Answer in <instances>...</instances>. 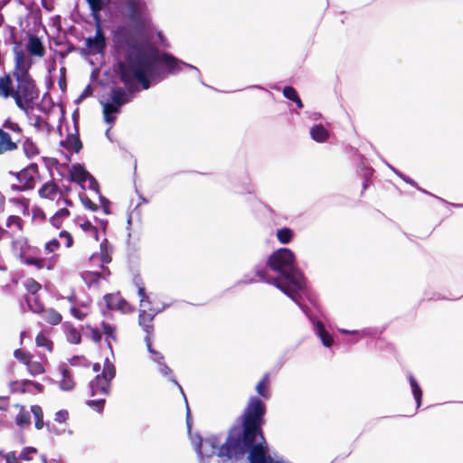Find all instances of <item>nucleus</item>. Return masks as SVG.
I'll use <instances>...</instances> for the list:
<instances>
[{
	"label": "nucleus",
	"mask_w": 463,
	"mask_h": 463,
	"mask_svg": "<svg viewBox=\"0 0 463 463\" xmlns=\"http://www.w3.org/2000/svg\"><path fill=\"white\" fill-rule=\"evenodd\" d=\"M266 414V405L258 397H251L240 419L241 420V434L233 438L229 436L221 447L220 456L229 458L243 455L249 450L250 463H276L268 453V447L255 443L260 436L264 439L262 425Z\"/></svg>",
	"instance_id": "1"
},
{
	"label": "nucleus",
	"mask_w": 463,
	"mask_h": 463,
	"mask_svg": "<svg viewBox=\"0 0 463 463\" xmlns=\"http://www.w3.org/2000/svg\"><path fill=\"white\" fill-rule=\"evenodd\" d=\"M159 63H164L170 74L180 71L184 64L170 53H160L148 41L133 52L127 53L118 63L119 80L129 91H140L138 84L143 90H148L151 86L149 78L155 75Z\"/></svg>",
	"instance_id": "2"
},
{
	"label": "nucleus",
	"mask_w": 463,
	"mask_h": 463,
	"mask_svg": "<svg viewBox=\"0 0 463 463\" xmlns=\"http://www.w3.org/2000/svg\"><path fill=\"white\" fill-rule=\"evenodd\" d=\"M32 59L23 50L14 52V69L0 76V98L13 99L16 107L28 114L34 108L40 90L30 73Z\"/></svg>",
	"instance_id": "3"
},
{
	"label": "nucleus",
	"mask_w": 463,
	"mask_h": 463,
	"mask_svg": "<svg viewBox=\"0 0 463 463\" xmlns=\"http://www.w3.org/2000/svg\"><path fill=\"white\" fill-rule=\"evenodd\" d=\"M120 14L129 24H118L112 32L115 47L123 53L133 52L147 43L146 33L151 27V18L145 0H123Z\"/></svg>",
	"instance_id": "4"
},
{
	"label": "nucleus",
	"mask_w": 463,
	"mask_h": 463,
	"mask_svg": "<svg viewBox=\"0 0 463 463\" xmlns=\"http://www.w3.org/2000/svg\"><path fill=\"white\" fill-rule=\"evenodd\" d=\"M267 265L274 271L280 273L274 278L272 285L281 290L293 300L297 301L299 293L306 288L303 274L295 269V255L288 248L275 250L268 259Z\"/></svg>",
	"instance_id": "5"
},
{
	"label": "nucleus",
	"mask_w": 463,
	"mask_h": 463,
	"mask_svg": "<svg viewBox=\"0 0 463 463\" xmlns=\"http://www.w3.org/2000/svg\"><path fill=\"white\" fill-rule=\"evenodd\" d=\"M110 0H87V3L91 11V15L96 22V32L93 37H88L85 40V44L89 50L88 54H104L107 48V40L105 33L100 25V12L106 5H109Z\"/></svg>",
	"instance_id": "6"
},
{
	"label": "nucleus",
	"mask_w": 463,
	"mask_h": 463,
	"mask_svg": "<svg viewBox=\"0 0 463 463\" xmlns=\"http://www.w3.org/2000/svg\"><path fill=\"white\" fill-rule=\"evenodd\" d=\"M23 137L22 127L10 118L5 119L0 126V156L16 151Z\"/></svg>",
	"instance_id": "7"
},
{
	"label": "nucleus",
	"mask_w": 463,
	"mask_h": 463,
	"mask_svg": "<svg viewBox=\"0 0 463 463\" xmlns=\"http://www.w3.org/2000/svg\"><path fill=\"white\" fill-rule=\"evenodd\" d=\"M57 260L58 255L43 256L42 250L31 244L23 264L34 267L38 270H52Z\"/></svg>",
	"instance_id": "8"
},
{
	"label": "nucleus",
	"mask_w": 463,
	"mask_h": 463,
	"mask_svg": "<svg viewBox=\"0 0 463 463\" xmlns=\"http://www.w3.org/2000/svg\"><path fill=\"white\" fill-rule=\"evenodd\" d=\"M19 184H12L11 189L16 192H24L33 189V176H36V163H32L21 171L14 174Z\"/></svg>",
	"instance_id": "9"
},
{
	"label": "nucleus",
	"mask_w": 463,
	"mask_h": 463,
	"mask_svg": "<svg viewBox=\"0 0 463 463\" xmlns=\"http://www.w3.org/2000/svg\"><path fill=\"white\" fill-rule=\"evenodd\" d=\"M104 301L109 309H116L122 313H131L135 310L134 307L119 295L107 294L104 296Z\"/></svg>",
	"instance_id": "10"
},
{
	"label": "nucleus",
	"mask_w": 463,
	"mask_h": 463,
	"mask_svg": "<svg viewBox=\"0 0 463 463\" xmlns=\"http://www.w3.org/2000/svg\"><path fill=\"white\" fill-rule=\"evenodd\" d=\"M156 315V311L153 308L146 310L145 307H140L138 315V325L146 333V336H149V340L152 338L154 333V318Z\"/></svg>",
	"instance_id": "11"
},
{
	"label": "nucleus",
	"mask_w": 463,
	"mask_h": 463,
	"mask_svg": "<svg viewBox=\"0 0 463 463\" xmlns=\"http://www.w3.org/2000/svg\"><path fill=\"white\" fill-rule=\"evenodd\" d=\"M126 89L121 87H116L111 89L110 91V99L111 102L116 106L121 109V107L125 104L129 103L132 100V94L137 93V91H129L128 89L125 86Z\"/></svg>",
	"instance_id": "12"
},
{
	"label": "nucleus",
	"mask_w": 463,
	"mask_h": 463,
	"mask_svg": "<svg viewBox=\"0 0 463 463\" xmlns=\"http://www.w3.org/2000/svg\"><path fill=\"white\" fill-rule=\"evenodd\" d=\"M25 49L31 57L43 58L46 53L45 47L42 40L34 34L28 35Z\"/></svg>",
	"instance_id": "13"
},
{
	"label": "nucleus",
	"mask_w": 463,
	"mask_h": 463,
	"mask_svg": "<svg viewBox=\"0 0 463 463\" xmlns=\"http://www.w3.org/2000/svg\"><path fill=\"white\" fill-rule=\"evenodd\" d=\"M38 194L43 199L53 201L58 194L60 195V198H61L63 196V191L58 186L53 179H51L41 186L38 190Z\"/></svg>",
	"instance_id": "14"
},
{
	"label": "nucleus",
	"mask_w": 463,
	"mask_h": 463,
	"mask_svg": "<svg viewBox=\"0 0 463 463\" xmlns=\"http://www.w3.org/2000/svg\"><path fill=\"white\" fill-rule=\"evenodd\" d=\"M91 395L102 394L108 395L110 388V382L105 379V376L97 375L90 383Z\"/></svg>",
	"instance_id": "15"
},
{
	"label": "nucleus",
	"mask_w": 463,
	"mask_h": 463,
	"mask_svg": "<svg viewBox=\"0 0 463 463\" xmlns=\"http://www.w3.org/2000/svg\"><path fill=\"white\" fill-rule=\"evenodd\" d=\"M88 178H90V173L83 165L80 164L72 165L69 176V180L71 182L83 185L87 182Z\"/></svg>",
	"instance_id": "16"
},
{
	"label": "nucleus",
	"mask_w": 463,
	"mask_h": 463,
	"mask_svg": "<svg viewBox=\"0 0 463 463\" xmlns=\"http://www.w3.org/2000/svg\"><path fill=\"white\" fill-rule=\"evenodd\" d=\"M30 243L27 239H18L14 240L11 243V249L15 255V257L20 260L21 263L24 262V260L26 257L27 250H29Z\"/></svg>",
	"instance_id": "17"
},
{
	"label": "nucleus",
	"mask_w": 463,
	"mask_h": 463,
	"mask_svg": "<svg viewBox=\"0 0 463 463\" xmlns=\"http://www.w3.org/2000/svg\"><path fill=\"white\" fill-rule=\"evenodd\" d=\"M14 407L19 410L14 419L15 424L21 429L28 428L31 425L30 411H27L26 407L22 404L17 403L14 405Z\"/></svg>",
	"instance_id": "18"
},
{
	"label": "nucleus",
	"mask_w": 463,
	"mask_h": 463,
	"mask_svg": "<svg viewBox=\"0 0 463 463\" xmlns=\"http://www.w3.org/2000/svg\"><path fill=\"white\" fill-rule=\"evenodd\" d=\"M24 220L18 215H9L5 220V228L12 232V237L24 231Z\"/></svg>",
	"instance_id": "19"
},
{
	"label": "nucleus",
	"mask_w": 463,
	"mask_h": 463,
	"mask_svg": "<svg viewBox=\"0 0 463 463\" xmlns=\"http://www.w3.org/2000/svg\"><path fill=\"white\" fill-rule=\"evenodd\" d=\"M61 145L65 149L73 150L75 153H79L82 148V143L78 133L68 135L67 138L61 142Z\"/></svg>",
	"instance_id": "20"
},
{
	"label": "nucleus",
	"mask_w": 463,
	"mask_h": 463,
	"mask_svg": "<svg viewBox=\"0 0 463 463\" xmlns=\"http://www.w3.org/2000/svg\"><path fill=\"white\" fill-rule=\"evenodd\" d=\"M39 315L47 324L51 326H57L62 320V316L53 308H44V311Z\"/></svg>",
	"instance_id": "21"
},
{
	"label": "nucleus",
	"mask_w": 463,
	"mask_h": 463,
	"mask_svg": "<svg viewBox=\"0 0 463 463\" xmlns=\"http://www.w3.org/2000/svg\"><path fill=\"white\" fill-rule=\"evenodd\" d=\"M71 215V212L67 207L59 209L51 218L50 223L56 229L61 228L64 221Z\"/></svg>",
	"instance_id": "22"
},
{
	"label": "nucleus",
	"mask_w": 463,
	"mask_h": 463,
	"mask_svg": "<svg viewBox=\"0 0 463 463\" xmlns=\"http://www.w3.org/2000/svg\"><path fill=\"white\" fill-rule=\"evenodd\" d=\"M20 144H22L23 151L27 158L31 159L40 154L38 146L30 137L22 138Z\"/></svg>",
	"instance_id": "23"
},
{
	"label": "nucleus",
	"mask_w": 463,
	"mask_h": 463,
	"mask_svg": "<svg viewBox=\"0 0 463 463\" xmlns=\"http://www.w3.org/2000/svg\"><path fill=\"white\" fill-rule=\"evenodd\" d=\"M310 136L315 141L323 143L329 138V131L322 124H317L311 128Z\"/></svg>",
	"instance_id": "24"
},
{
	"label": "nucleus",
	"mask_w": 463,
	"mask_h": 463,
	"mask_svg": "<svg viewBox=\"0 0 463 463\" xmlns=\"http://www.w3.org/2000/svg\"><path fill=\"white\" fill-rule=\"evenodd\" d=\"M31 412L34 418V427L37 430H42L44 426L47 427L49 430H51L50 422H44L43 420V411L40 405H33L31 406Z\"/></svg>",
	"instance_id": "25"
},
{
	"label": "nucleus",
	"mask_w": 463,
	"mask_h": 463,
	"mask_svg": "<svg viewBox=\"0 0 463 463\" xmlns=\"http://www.w3.org/2000/svg\"><path fill=\"white\" fill-rule=\"evenodd\" d=\"M315 329L323 345L326 347H330L333 345L334 340L332 335L325 328L324 324L321 321H317L315 324Z\"/></svg>",
	"instance_id": "26"
},
{
	"label": "nucleus",
	"mask_w": 463,
	"mask_h": 463,
	"mask_svg": "<svg viewBox=\"0 0 463 463\" xmlns=\"http://www.w3.org/2000/svg\"><path fill=\"white\" fill-rule=\"evenodd\" d=\"M61 380L60 381V387L64 391H71L75 387V382L71 371L66 367H61Z\"/></svg>",
	"instance_id": "27"
},
{
	"label": "nucleus",
	"mask_w": 463,
	"mask_h": 463,
	"mask_svg": "<svg viewBox=\"0 0 463 463\" xmlns=\"http://www.w3.org/2000/svg\"><path fill=\"white\" fill-rule=\"evenodd\" d=\"M120 112V108L112 102H106L103 104V116L107 123L113 124L116 120L115 114Z\"/></svg>",
	"instance_id": "28"
},
{
	"label": "nucleus",
	"mask_w": 463,
	"mask_h": 463,
	"mask_svg": "<svg viewBox=\"0 0 463 463\" xmlns=\"http://www.w3.org/2000/svg\"><path fill=\"white\" fill-rule=\"evenodd\" d=\"M269 386H270L269 373H266L262 376V378L260 380V382L257 383V385H256V392L262 398L269 399Z\"/></svg>",
	"instance_id": "29"
},
{
	"label": "nucleus",
	"mask_w": 463,
	"mask_h": 463,
	"mask_svg": "<svg viewBox=\"0 0 463 463\" xmlns=\"http://www.w3.org/2000/svg\"><path fill=\"white\" fill-rule=\"evenodd\" d=\"M14 356L20 364L26 367L27 371L34 361L33 355L31 353L21 348H17L14 351Z\"/></svg>",
	"instance_id": "30"
},
{
	"label": "nucleus",
	"mask_w": 463,
	"mask_h": 463,
	"mask_svg": "<svg viewBox=\"0 0 463 463\" xmlns=\"http://www.w3.org/2000/svg\"><path fill=\"white\" fill-rule=\"evenodd\" d=\"M135 285L137 288V294L140 298V307H146V304H150L149 297L146 295L145 284L142 278L137 275L134 279Z\"/></svg>",
	"instance_id": "31"
},
{
	"label": "nucleus",
	"mask_w": 463,
	"mask_h": 463,
	"mask_svg": "<svg viewBox=\"0 0 463 463\" xmlns=\"http://www.w3.org/2000/svg\"><path fill=\"white\" fill-rule=\"evenodd\" d=\"M25 301L29 307V309L32 312L39 315L40 313L44 311V308H45L44 304L38 295L33 296V297H27L25 298Z\"/></svg>",
	"instance_id": "32"
},
{
	"label": "nucleus",
	"mask_w": 463,
	"mask_h": 463,
	"mask_svg": "<svg viewBox=\"0 0 463 463\" xmlns=\"http://www.w3.org/2000/svg\"><path fill=\"white\" fill-rule=\"evenodd\" d=\"M29 383H33V381L27 379L21 381H12L9 383V388L13 393H25L28 392L27 386Z\"/></svg>",
	"instance_id": "33"
},
{
	"label": "nucleus",
	"mask_w": 463,
	"mask_h": 463,
	"mask_svg": "<svg viewBox=\"0 0 463 463\" xmlns=\"http://www.w3.org/2000/svg\"><path fill=\"white\" fill-rule=\"evenodd\" d=\"M101 327H102L104 335H106L105 340H106L109 347L111 348L110 341L111 340H113V341L117 340L116 327L113 326L112 325L105 322V321H102Z\"/></svg>",
	"instance_id": "34"
},
{
	"label": "nucleus",
	"mask_w": 463,
	"mask_h": 463,
	"mask_svg": "<svg viewBox=\"0 0 463 463\" xmlns=\"http://www.w3.org/2000/svg\"><path fill=\"white\" fill-rule=\"evenodd\" d=\"M35 344L38 347H43L49 352L52 351L53 343L44 333L40 332L35 337Z\"/></svg>",
	"instance_id": "35"
},
{
	"label": "nucleus",
	"mask_w": 463,
	"mask_h": 463,
	"mask_svg": "<svg viewBox=\"0 0 463 463\" xmlns=\"http://www.w3.org/2000/svg\"><path fill=\"white\" fill-rule=\"evenodd\" d=\"M409 381H410V384L411 387V391H412L414 399L417 403V408H419L421 405L422 391H421L420 385L418 384L416 379L413 377V375H410Z\"/></svg>",
	"instance_id": "36"
},
{
	"label": "nucleus",
	"mask_w": 463,
	"mask_h": 463,
	"mask_svg": "<svg viewBox=\"0 0 463 463\" xmlns=\"http://www.w3.org/2000/svg\"><path fill=\"white\" fill-rule=\"evenodd\" d=\"M294 236V232L290 228H281L277 232V239L282 244L289 243Z\"/></svg>",
	"instance_id": "37"
},
{
	"label": "nucleus",
	"mask_w": 463,
	"mask_h": 463,
	"mask_svg": "<svg viewBox=\"0 0 463 463\" xmlns=\"http://www.w3.org/2000/svg\"><path fill=\"white\" fill-rule=\"evenodd\" d=\"M27 372L32 376L43 374L46 372L44 363L43 361L34 360Z\"/></svg>",
	"instance_id": "38"
},
{
	"label": "nucleus",
	"mask_w": 463,
	"mask_h": 463,
	"mask_svg": "<svg viewBox=\"0 0 463 463\" xmlns=\"http://www.w3.org/2000/svg\"><path fill=\"white\" fill-rule=\"evenodd\" d=\"M26 291L33 296H37V293L42 289V285L33 279H29L24 282Z\"/></svg>",
	"instance_id": "39"
},
{
	"label": "nucleus",
	"mask_w": 463,
	"mask_h": 463,
	"mask_svg": "<svg viewBox=\"0 0 463 463\" xmlns=\"http://www.w3.org/2000/svg\"><path fill=\"white\" fill-rule=\"evenodd\" d=\"M66 336L71 344L78 345L81 342V335L74 326L67 328Z\"/></svg>",
	"instance_id": "40"
},
{
	"label": "nucleus",
	"mask_w": 463,
	"mask_h": 463,
	"mask_svg": "<svg viewBox=\"0 0 463 463\" xmlns=\"http://www.w3.org/2000/svg\"><path fill=\"white\" fill-rule=\"evenodd\" d=\"M145 341H146V348H147L148 352L150 354H152L153 356H154L153 357L154 361L156 364H158V365H160L162 363H165L164 362V359H165L164 355L161 353H159V352L156 351L155 349H153V347H152V339L149 340V336H146L145 337Z\"/></svg>",
	"instance_id": "41"
},
{
	"label": "nucleus",
	"mask_w": 463,
	"mask_h": 463,
	"mask_svg": "<svg viewBox=\"0 0 463 463\" xmlns=\"http://www.w3.org/2000/svg\"><path fill=\"white\" fill-rule=\"evenodd\" d=\"M80 228L88 232L95 241H99V229L94 226L90 222L87 221L80 224Z\"/></svg>",
	"instance_id": "42"
},
{
	"label": "nucleus",
	"mask_w": 463,
	"mask_h": 463,
	"mask_svg": "<svg viewBox=\"0 0 463 463\" xmlns=\"http://www.w3.org/2000/svg\"><path fill=\"white\" fill-rule=\"evenodd\" d=\"M86 329L88 331L86 333L87 337L91 339L96 344L100 343L102 339V334L99 328L88 325L86 326Z\"/></svg>",
	"instance_id": "43"
},
{
	"label": "nucleus",
	"mask_w": 463,
	"mask_h": 463,
	"mask_svg": "<svg viewBox=\"0 0 463 463\" xmlns=\"http://www.w3.org/2000/svg\"><path fill=\"white\" fill-rule=\"evenodd\" d=\"M116 374V369L115 366L109 362V360H106V363L104 364V368L101 374H99V376H105V379L108 381H111Z\"/></svg>",
	"instance_id": "44"
},
{
	"label": "nucleus",
	"mask_w": 463,
	"mask_h": 463,
	"mask_svg": "<svg viewBox=\"0 0 463 463\" xmlns=\"http://www.w3.org/2000/svg\"><path fill=\"white\" fill-rule=\"evenodd\" d=\"M60 247V241L57 239L53 238L44 244V252L46 254L56 255L55 251L58 250Z\"/></svg>",
	"instance_id": "45"
},
{
	"label": "nucleus",
	"mask_w": 463,
	"mask_h": 463,
	"mask_svg": "<svg viewBox=\"0 0 463 463\" xmlns=\"http://www.w3.org/2000/svg\"><path fill=\"white\" fill-rule=\"evenodd\" d=\"M71 315L79 320L84 319L88 314V307L86 306H82L81 307H77L76 306H72L71 307Z\"/></svg>",
	"instance_id": "46"
},
{
	"label": "nucleus",
	"mask_w": 463,
	"mask_h": 463,
	"mask_svg": "<svg viewBox=\"0 0 463 463\" xmlns=\"http://www.w3.org/2000/svg\"><path fill=\"white\" fill-rule=\"evenodd\" d=\"M36 452H37V449L35 448L25 447L21 451V453L19 455V458H21V460H26V461L31 460L33 458V455L35 454Z\"/></svg>",
	"instance_id": "47"
},
{
	"label": "nucleus",
	"mask_w": 463,
	"mask_h": 463,
	"mask_svg": "<svg viewBox=\"0 0 463 463\" xmlns=\"http://www.w3.org/2000/svg\"><path fill=\"white\" fill-rule=\"evenodd\" d=\"M283 95L291 101H294L298 97L297 90L291 86H286L283 89Z\"/></svg>",
	"instance_id": "48"
},
{
	"label": "nucleus",
	"mask_w": 463,
	"mask_h": 463,
	"mask_svg": "<svg viewBox=\"0 0 463 463\" xmlns=\"http://www.w3.org/2000/svg\"><path fill=\"white\" fill-rule=\"evenodd\" d=\"M87 404L90 407L93 408L95 411L101 412L104 408L105 399L102 398V399H99V400L88 401Z\"/></svg>",
	"instance_id": "49"
},
{
	"label": "nucleus",
	"mask_w": 463,
	"mask_h": 463,
	"mask_svg": "<svg viewBox=\"0 0 463 463\" xmlns=\"http://www.w3.org/2000/svg\"><path fill=\"white\" fill-rule=\"evenodd\" d=\"M69 419V412L67 410H60L54 415V420L59 423H64Z\"/></svg>",
	"instance_id": "50"
},
{
	"label": "nucleus",
	"mask_w": 463,
	"mask_h": 463,
	"mask_svg": "<svg viewBox=\"0 0 463 463\" xmlns=\"http://www.w3.org/2000/svg\"><path fill=\"white\" fill-rule=\"evenodd\" d=\"M80 200L85 208L90 210L91 212L98 211L99 206L96 203H94L89 197L81 196Z\"/></svg>",
	"instance_id": "51"
},
{
	"label": "nucleus",
	"mask_w": 463,
	"mask_h": 463,
	"mask_svg": "<svg viewBox=\"0 0 463 463\" xmlns=\"http://www.w3.org/2000/svg\"><path fill=\"white\" fill-rule=\"evenodd\" d=\"M59 237L61 239L65 240V246L67 248H71L73 245V238H72V235L69 232H67V231L60 232Z\"/></svg>",
	"instance_id": "52"
},
{
	"label": "nucleus",
	"mask_w": 463,
	"mask_h": 463,
	"mask_svg": "<svg viewBox=\"0 0 463 463\" xmlns=\"http://www.w3.org/2000/svg\"><path fill=\"white\" fill-rule=\"evenodd\" d=\"M1 456L5 457L6 463H20L21 462V458H19V456L16 457V454L14 451H11L5 455L2 453Z\"/></svg>",
	"instance_id": "53"
},
{
	"label": "nucleus",
	"mask_w": 463,
	"mask_h": 463,
	"mask_svg": "<svg viewBox=\"0 0 463 463\" xmlns=\"http://www.w3.org/2000/svg\"><path fill=\"white\" fill-rule=\"evenodd\" d=\"M87 182L89 183L88 184V187L93 191H96V192H99V183L97 182V180L94 178L93 175H91L90 174V178H88Z\"/></svg>",
	"instance_id": "54"
},
{
	"label": "nucleus",
	"mask_w": 463,
	"mask_h": 463,
	"mask_svg": "<svg viewBox=\"0 0 463 463\" xmlns=\"http://www.w3.org/2000/svg\"><path fill=\"white\" fill-rule=\"evenodd\" d=\"M256 275L263 281L265 282H268L269 284H272L273 282V279L274 278H269L267 275H266V271L263 270V269H257L256 270Z\"/></svg>",
	"instance_id": "55"
},
{
	"label": "nucleus",
	"mask_w": 463,
	"mask_h": 463,
	"mask_svg": "<svg viewBox=\"0 0 463 463\" xmlns=\"http://www.w3.org/2000/svg\"><path fill=\"white\" fill-rule=\"evenodd\" d=\"M159 372L165 375V376H168V375H171L173 371L171 370L170 367L167 366V364L165 363H162L160 365H159Z\"/></svg>",
	"instance_id": "56"
},
{
	"label": "nucleus",
	"mask_w": 463,
	"mask_h": 463,
	"mask_svg": "<svg viewBox=\"0 0 463 463\" xmlns=\"http://www.w3.org/2000/svg\"><path fill=\"white\" fill-rule=\"evenodd\" d=\"M7 238H12V232L0 225V241Z\"/></svg>",
	"instance_id": "57"
},
{
	"label": "nucleus",
	"mask_w": 463,
	"mask_h": 463,
	"mask_svg": "<svg viewBox=\"0 0 463 463\" xmlns=\"http://www.w3.org/2000/svg\"><path fill=\"white\" fill-rule=\"evenodd\" d=\"M91 94H92V90H91L90 86L89 85V86H87V87L85 88V90L82 91V93H81V94H80V96L79 97V99L80 100V99H84V98H86V97L91 96Z\"/></svg>",
	"instance_id": "58"
},
{
	"label": "nucleus",
	"mask_w": 463,
	"mask_h": 463,
	"mask_svg": "<svg viewBox=\"0 0 463 463\" xmlns=\"http://www.w3.org/2000/svg\"><path fill=\"white\" fill-rule=\"evenodd\" d=\"M76 50H77V47H76L74 44H72V43H68V44H67V46H66V50H65V52L61 54V56H65V55H67V54H69V53H71V52H75Z\"/></svg>",
	"instance_id": "59"
},
{
	"label": "nucleus",
	"mask_w": 463,
	"mask_h": 463,
	"mask_svg": "<svg viewBox=\"0 0 463 463\" xmlns=\"http://www.w3.org/2000/svg\"><path fill=\"white\" fill-rule=\"evenodd\" d=\"M5 197L2 192H0V214H2L5 211Z\"/></svg>",
	"instance_id": "60"
},
{
	"label": "nucleus",
	"mask_w": 463,
	"mask_h": 463,
	"mask_svg": "<svg viewBox=\"0 0 463 463\" xmlns=\"http://www.w3.org/2000/svg\"><path fill=\"white\" fill-rule=\"evenodd\" d=\"M29 385H32L39 392H43V385L40 383H37V382H33V383H29Z\"/></svg>",
	"instance_id": "61"
},
{
	"label": "nucleus",
	"mask_w": 463,
	"mask_h": 463,
	"mask_svg": "<svg viewBox=\"0 0 463 463\" xmlns=\"http://www.w3.org/2000/svg\"><path fill=\"white\" fill-rule=\"evenodd\" d=\"M41 181H42V177H41V175L39 173V166L36 164V176H33V186H35L37 182H41Z\"/></svg>",
	"instance_id": "62"
},
{
	"label": "nucleus",
	"mask_w": 463,
	"mask_h": 463,
	"mask_svg": "<svg viewBox=\"0 0 463 463\" xmlns=\"http://www.w3.org/2000/svg\"><path fill=\"white\" fill-rule=\"evenodd\" d=\"M61 198H62V201H63V203L65 204V207H67L69 209V207H72L73 206V203H72V201L71 199L64 197V195Z\"/></svg>",
	"instance_id": "63"
},
{
	"label": "nucleus",
	"mask_w": 463,
	"mask_h": 463,
	"mask_svg": "<svg viewBox=\"0 0 463 463\" xmlns=\"http://www.w3.org/2000/svg\"><path fill=\"white\" fill-rule=\"evenodd\" d=\"M293 102H295L297 104L298 108H299V109L303 108V106H304L299 96Z\"/></svg>",
	"instance_id": "64"
}]
</instances>
